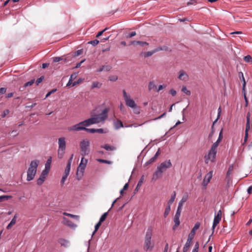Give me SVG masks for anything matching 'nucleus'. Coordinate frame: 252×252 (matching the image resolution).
I'll return each instance as SVG.
<instances>
[{
    "label": "nucleus",
    "instance_id": "obj_55",
    "mask_svg": "<svg viewBox=\"0 0 252 252\" xmlns=\"http://www.w3.org/2000/svg\"><path fill=\"white\" fill-rule=\"evenodd\" d=\"M107 30V28H105V29H104L103 30H102V31H100V32H98V33L97 34V35H96V37H98L100 36L101 35H102V34H103V33L105 31H106Z\"/></svg>",
    "mask_w": 252,
    "mask_h": 252
},
{
    "label": "nucleus",
    "instance_id": "obj_61",
    "mask_svg": "<svg viewBox=\"0 0 252 252\" xmlns=\"http://www.w3.org/2000/svg\"><path fill=\"white\" fill-rule=\"evenodd\" d=\"M136 34V33L135 32H131L130 33L128 34V35L127 36V38H131L134 36H135Z\"/></svg>",
    "mask_w": 252,
    "mask_h": 252
},
{
    "label": "nucleus",
    "instance_id": "obj_48",
    "mask_svg": "<svg viewBox=\"0 0 252 252\" xmlns=\"http://www.w3.org/2000/svg\"><path fill=\"white\" fill-rule=\"evenodd\" d=\"M97 161H99V162H101V163H107V164L111 163V162L110 161L105 160V159H98Z\"/></svg>",
    "mask_w": 252,
    "mask_h": 252
},
{
    "label": "nucleus",
    "instance_id": "obj_27",
    "mask_svg": "<svg viewBox=\"0 0 252 252\" xmlns=\"http://www.w3.org/2000/svg\"><path fill=\"white\" fill-rule=\"evenodd\" d=\"M101 86H102V83H101L99 82H97V81L93 82L92 83V86H91V89H93L95 88H100L101 87Z\"/></svg>",
    "mask_w": 252,
    "mask_h": 252
},
{
    "label": "nucleus",
    "instance_id": "obj_56",
    "mask_svg": "<svg viewBox=\"0 0 252 252\" xmlns=\"http://www.w3.org/2000/svg\"><path fill=\"white\" fill-rule=\"evenodd\" d=\"M9 113V111L8 109L5 110L2 114L1 115V117L4 118L6 115H8Z\"/></svg>",
    "mask_w": 252,
    "mask_h": 252
},
{
    "label": "nucleus",
    "instance_id": "obj_16",
    "mask_svg": "<svg viewBox=\"0 0 252 252\" xmlns=\"http://www.w3.org/2000/svg\"><path fill=\"white\" fill-rule=\"evenodd\" d=\"M94 120L93 119V118H91L87 120L82 121V123L83 124L84 127H86L87 126H91V125L94 124L95 122H94Z\"/></svg>",
    "mask_w": 252,
    "mask_h": 252
},
{
    "label": "nucleus",
    "instance_id": "obj_5",
    "mask_svg": "<svg viewBox=\"0 0 252 252\" xmlns=\"http://www.w3.org/2000/svg\"><path fill=\"white\" fill-rule=\"evenodd\" d=\"M58 157L59 158H62L64 155L66 148L65 138L64 137L59 138L58 139Z\"/></svg>",
    "mask_w": 252,
    "mask_h": 252
},
{
    "label": "nucleus",
    "instance_id": "obj_45",
    "mask_svg": "<svg viewBox=\"0 0 252 252\" xmlns=\"http://www.w3.org/2000/svg\"><path fill=\"white\" fill-rule=\"evenodd\" d=\"M84 130L88 132H90L91 133H94L95 132V130L94 128H88L85 127Z\"/></svg>",
    "mask_w": 252,
    "mask_h": 252
},
{
    "label": "nucleus",
    "instance_id": "obj_2",
    "mask_svg": "<svg viewBox=\"0 0 252 252\" xmlns=\"http://www.w3.org/2000/svg\"><path fill=\"white\" fill-rule=\"evenodd\" d=\"M123 94L126 105L133 109L135 114H139L140 108L136 105L134 100L131 98L130 95L127 94L125 90L123 91Z\"/></svg>",
    "mask_w": 252,
    "mask_h": 252
},
{
    "label": "nucleus",
    "instance_id": "obj_4",
    "mask_svg": "<svg viewBox=\"0 0 252 252\" xmlns=\"http://www.w3.org/2000/svg\"><path fill=\"white\" fill-rule=\"evenodd\" d=\"M200 226V223L199 222H197L195 224L194 227L192 229L190 233L188 236V238L187 241L183 248V252H187L192 243V239L194 238V236L195 234V231L197 230Z\"/></svg>",
    "mask_w": 252,
    "mask_h": 252
},
{
    "label": "nucleus",
    "instance_id": "obj_6",
    "mask_svg": "<svg viewBox=\"0 0 252 252\" xmlns=\"http://www.w3.org/2000/svg\"><path fill=\"white\" fill-rule=\"evenodd\" d=\"M90 142L88 139H84L80 143V154L82 156L88 155L90 152Z\"/></svg>",
    "mask_w": 252,
    "mask_h": 252
},
{
    "label": "nucleus",
    "instance_id": "obj_50",
    "mask_svg": "<svg viewBox=\"0 0 252 252\" xmlns=\"http://www.w3.org/2000/svg\"><path fill=\"white\" fill-rule=\"evenodd\" d=\"M118 79V77L116 75L111 76L109 77V80L112 81H116Z\"/></svg>",
    "mask_w": 252,
    "mask_h": 252
},
{
    "label": "nucleus",
    "instance_id": "obj_37",
    "mask_svg": "<svg viewBox=\"0 0 252 252\" xmlns=\"http://www.w3.org/2000/svg\"><path fill=\"white\" fill-rule=\"evenodd\" d=\"M59 242L62 245H63L65 247H67L68 244V241L64 239L60 240Z\"/></svg>",
    "mask_w": 252,
    "mask_h": 252
},
{
    "label": "nucleus",
    "instance_id": "obj_32",
    "mask_svg": "<svg viewBox=\"0 0 252 252\" xmlns=\"http://www.w3.org/2000/svg\"><path fill=\"white\" fill-rule=\"evenodd\" d=\"M70 163H67L66 168L64 171V175L68 176L69 174L70 170Z\"/></svg>",
    "mask_w": 252,
    "mask_h": 252
},
{
    "label": "nucleus",
    "instance_id": "obj_14",
    "mask_svg": "<svg viewBox=\"0 0 252 252\" xmlns=\"http://www.w3.org/2000/svg\"><path fill=\"white\" fill-rule=\"evenodd\" d=\"M162 172L157 168V170L153 174L152 180L156 181L158 179L161 178L162 176Z\"/></svg>",
    "mask_w": 252,
    "mask_h": 252
},
{
    "label": "nucleus",
    "instance_id": "obj_57",
    "mask_svg": "<svg viewBox=\"0 0 252 252\" xmlns=\"http://www.w3.org/2000/svg\"><path fill=\"white\" fill-rule=\"evenodd\" d=\"M49 172V170H48V169H46L45 168V169L42 171L41 174H42L43 175H44L46 177L47 176Z\"/></svg>",
    "mask_w": 252,
    "mask_h": 252
},
{
    "label": "nucleus",
    "instance_id": "obj_34",
    "mask_svg": "<svg viewBox=\"0 0 252 252\" xmlns=\"http://www.w3.org/2000/svg\"><path fill=\"white\" fill-rule=\"evenodd\" d=\"M155 53V52L154 50L153 51H148L146 53H144V56L145 58L149 57L152 56Z\"/></svg>",
    "mask_w": 252,
    "mask_h": 252
},
{
    "label": "nucleus",
    "instance_id": "obj_54",
    "mask_svg": "<svg viewBox=\"0 0 252 252\" xmlns=\"http://www.w3.org/2000/svg\"><path fill=\"white\" fill-rule=\"evenodd\" d=\"M219 144V143H218V142H215L212 146L211 148L213 149L214 150H217V147H218Z\"/></svg>",
    "mask_w": 252,
    "mask_h": 252
},
{
    "label": "nucleus",
    "instance_id": "obj_29",
    "mask_svg": "<svg viewBox=\"0 0 252 252\" xmlns=\"http://www.w3.org/2000/svg\"><path fill=\"white\" fill-rule=\"evenodd\" d=\"M170 206L171 205L167 204V206L165 209L164 213V217L166 218L169 214L170 211Z\"/></svg>",
    "mask_w": 252,
    "mask_h": 252
},
{
    "label": "nucleus",
    "instance_id": "obj_21",
    "mask_svg": "<svg viewBox=\"0 0 252 252\" xmlns=\"http://www.w3.org/2000/svg\"><path fill=\"white\" fill-rule=\"evenodd\" d=\"M180 217L175 216L174 218V225L173 227V229L175 230L180 224L179 220Z\"/></svg>",
    "mask_w": 252,
    "mask_h": 252
},
{
    "label": "nucleus",
    "instance_id": "obj_60",
    "mask_svg": "<svg viewBox=\"0 0 252 252\" xmlns=\"http://www.w3.org/2000/svg\"><path fill=\"white\" fill-rule=\"evenodd\" d=\"M166 87V85H160L158 86V89L157 90V92H159L160 90H162L163 89L165 88V87Z\"/></svg>",
    "mask_w": 252,
    "mask_h": 252
},
{
    "label": "nucleus",
    "instance_id": "obj_52",
    "mask_svg": "<svg viewBox=\"0 0 252 252\" xmlns=\"http://www.w3.org/2000/svg\"><path fill=\"white\" fill-rule=\"evenodd\" d=\"M233 171V167L230 166L228 168V171L227 172V177H229L232 173Z\"/></svg>",
    "mask_w": 252,
    "mask_h": 252
},
{
    "label": "nucleus",
    "instance_id": "obj_23",
    "mask_svg": "<svg viewBox=\"0 0 252 252\" xmlns=\"http://www.w3.org/2000/svg\"><path fill=\"white\" fill-rule=\"evenodd\" d=\"M188 199V195H184L183 196L182 199L179 202L178 206H180L181 207H182L184 203L187 201Z\"/></svg>",
    "mask_w": 252,
    "mask_h": 252
},
{
    "label": "nucleus",
    "instance_id": "obj_40",
    "mask_svg": "<svg viewBox=\"0 0 252 252\" xmlns=\"http://www.w3.org/2000/svg\"><path fill=\"white\" fill-rule=\"evenodd\" d=\"M244 60L246 62H250L252 61V58L250 55H247L244 58Z\"/></svg>",
    "mask_w": 252,
    "mask_h": 252
},
{
    "label": "nucleus",
    "instance_id": "obj_46",
    "mask_svg": "<svg viewBox=\"0 0 252 252\" xmlns=\"http://www.w3.org/2000/svg\"><path fill=\"white\" fill-rule=\"evenodd\" d=\"M44 78V77L43 76H41L40 78H38L35 82L36 84L37 85H39V84H40V83H41L42 82Z\"/></svg>",
    "mask_w": 252,
    "mask_h": 252
},
{
    "label": "nucleus",
    "instance_id": "obj_64",
    "mask_svg": "<svg viewBox=\"0 0 252 252\" xmlns=\"http://www.w3.org/2000/svg\"><path fill=\"white\" fill-rule=\"evenodd\" d=\"M248 193L250 194L252 193V185L250 186L247 189Z\"/></svg>",
    "mask_w": 252,
    "mask_h": 252
},
{
    "label": "nucleus",
    "instance_id": "obj_36",
    "mask_svg": "<svg viewBox=\"0 0 252 252\" xmlns=\"http://www.w3.org/2000/svg\"><path fill=\"white\" fill-rule=\"evenodd\" d=\"M182 210V207H181L180 206H178L175 216L180 217Z\"/></svg>",
    "mask_w": 252,
    "mask_h": 252
},
{
    "label": "nucleus",
    "instance_id": "obj_43",
    "mask_svg": "<svg viewBox=\"0 0 252 252\" xmlns=\"http://www.w3.org/2000/svg\"><path fill=\"white\" fill-rule=\"evenodd\" d=\"M198 249H199V243L198 242H197L195 244L194 249H193L192 252H198Z\"/></svg>",
    "mask_w": 252,
    "mask_h": 252
},
{
    "label": "nucleus",
    "instance_id": "obj_3",
    "mask_svg": "<svg viewBox=\"0 0 252 252\" xmlns=\"http://www.w3.org/2000/svg\"><path fill=\"white\" fill-rule=\"evenodd\" d=\"M39 163V161L38 160H32L31 162L30 166L27 171V181H31L34 178L36 173L37 168Z\"/></svg>",
    "mask_w": 252,
    "mask_h": 252
},
{
    "label": "nucleus",
    "instance_id": "obj_41",
    "mask_svg": "<svg viewBox=\"0 0 252 252\" xmlns=\"http://www.w3.org/2000/svg\"><path fill=\"white\" fill-rule=\"evenodd\" d=\"M101 222H100V221H98L95 225V229H94V230L93 232V234H94L97 231V230L98 229V228H99L100 226L101 225Z\"/></svg>",
    "mask_w": 252,
    "mask_h": 252
},
{
    "label": "nucleus",
    "instance_id": "obj_17",
    "mask_svg": "<svg viewBox=\"0 0 252 252\" xmlns=\"http://www.w3.org/2000/svg\"><path fill=\"white\" fill-rule=\"evenodd\" d=\"M250 113L249 112L247 115V123L246 125V129L245 132L248 133L250 129Z\"/></svg>",
    "mask_w": 252,
    "mask_h": 252
},
{
    "label": "nucleus",
    "instance_id": "obj_10",
    "mask_svg": "<svg viewBox=\"0 0 252 252\" xmlns=\"http://www.w3.org/2000/svg\"><path fill=\"white\" fill-rule=\"evenodd\" d=\"M84 129L85 127L82 122L67 127V130L69 131H78L80 130H84Z\"/></svg>",
    "mask_w": 252,
    "mask_h": 252
},
{
    "label": "nucleus",
    "instance_id": "obj_28",
    "mask_svg": "<svg viewBox=\"0 0 252 252\" xmlns=\"http://www.w3.org/2000/svg\"><path fill=\"white\" fill-rule=\"evenodd\" d=\"M176 197V192L175 191H173V195L171 196L170 199L169 200V201L167 202V204L171 205L173 202L175 200Z\"/></svg>",
    "mask_w": 252,
    "mask_h": 252
},
{
    "label": "nucleus",
    "instance_id": "obj_8",
    "mask_svg": "<svg viewBox=\"0 0 252 252\" xmlns=\"http://www.w3.org/2000/svg\"><path fill=\"white\" fill-rule=\"evenodd\" d=\"M217 150L211 148L208 154L205 156V162L206 163H208L209 161L214 162L215 161Z\"/></svg>",
    "mask_w": 252,
    "mask_h": 252
},
{
    "label": "nucleus",
    "instance_id": "obj_63",
    "mask_svg": "<svg viewBox=\"0 0 252 252\" xmlns=\"http://www.w3.org/2000/svg\"><path fill=\"white\" fill-rule=\"evenodd\" d=\"M170 94L173 95V96H175L176 94V91L174 90V89H171L170 90Z\"/></svg>",
    "mask_w": 252,
    "mask_h": 252
},
{
    "label": "nucleus",
    "instance_id": "obj_38",
    "mask_svg": "<svg viewBox=\"0 0 252 252\" xmlns=\"http://www.w3.org/2000/svg\"><path fill=\"white\" fill-rule=\"evenodd\" d=\"M83 53V49L78 50L77 51L74 52L73 56L74 57L79 56V55L82 54Z\"/></svg>",
    "mask_w": 252,
    "mask_h": 252
},
{
    "label": "nucleus",
    "instance_id": "obj_31",
    "mask_svg": "<svg viewBox=\"0 0 252 252\" xmlns=\"http://www.w3.org/2000/svg\"><path fill=\"white\" fill-rule=\"evenodd\" d=\"M63 215H64V216H66L70 217L71 218L75 219H76L77 220H78L79 219V216L72 215V214H69V213H66V212H64L63 213Z\"/></svg>",
    "mask_w": 252,
    "mask_h": 252
},
{
    "label": "nucleus",
    "instance_id": "obj_62",
    "mask_svg": "<svg viewBox=\"0 0 252 252\" xmlns=\"http://www.w3.org/2000/svg\"><path fill=\"white\" fill-rule=\"evenodd\" d=\"M6 91V89L5 88H0V95L4 94Z\"/></svg>",
    "mask_w": 252,
    "mask_h": 252
},
{
    "label": "nucleus",
    "instance_id": "obj_12",
    "mask_svg": "<svg viewBox=\"0 0 252 252\" xmlns=\"http://www.w3.org/2000/svg\"><path fill=\"white\" fill-rule=\"evenodd\" d=\"M172 166L171 162L170 160L162 162L157 168L161 172H163L167 168L171 167Z\"/></svg>",
    "mask_w": 252,
    "mask_h": 252
},
{
    "label": "nucleus",
    "instance_id": "obj_49",
    "mask_svg": "<svg viewBox=\"0 0 252 252\" xmlns=\"http://www.w3.org/2000/svg\"><path fill=\"white\" fill-rule=\"evenodd\" d=\"M248 137H249L248 133L245 132V137H244V142L242 143V145H244L247 142Z\"/></svg>",
    "mask_w": 252,
    "mask_h": 252
},
{
    "label": "nucleus",
    "instance_id": "obj_33",
    "mask_svg": "<svg viewBox=\"0 0 252 252\" xmlns=\"http://www.w3.org/2000/svg\"><path fill=\"white\" fill-rule=\"evenodd\" d=\"M51 163V158L50 157L46 161L45 163V168L50 170V165Z\"/></svg>",
    "mask_w": 252,
    "mask_h": 252
},
{
    "label": "nucleus",
    "instance_id": "obj_30",
    "mask_svg": "<svg viewBox=\"0 0 252 252\" xmlns=\"http://www.w3.org/2000/svg\"><path fill=\"white\" fill-rule=\"evenodd\" d=\"M157 88V86L155 84L154 82L153 81H151L149 82L148 85V90L149 91H151L152 90L155 89Z\"/></svg>",
    "mask_w": 252,
    "mask_h": 252
},
{
    "label": "nucleus",
    "instance_id": "obj_20",
    "mask_svg": "<svg viewBox=\"0 0 252 252\" xmlns=\"http://www.w3.org/2000/svg\"><path fill=\"white\" fill-rule=\"evenodd\" d=\"M111 68H112V67L110 65H102V66H101L100 68H99L97 70V72H101L102 71H110Z\"/></svg>",
    "mask_w": 252,
    "mask_h": 252
},
{
    "label": "nucleus",
    "instance_id": "obj_42",
    "mask_svg": "<svg viewBox=\"0 0 252 252\" xmlns=\"http://www.w3.org/2000/svg\"><path fill=\"white\" fill-rule=\"evenodd\" d=\"M98 43H99V41L97 39H95V40H92V41L88 42V44H91L94 46H95V45H97L98 44Z\"/></svg>",
    "mask_w": 252,
    "mask_h": 252
},
{
    "label": "nucleus",
    "instance_id": "obj_11",
    "mask_svg": "<svg viewBox=\"0 0 252 252\" xmlns=\"http://www.w3.org/2000/svg\"><path fill=\"white\" fill-rule=\"evenodd\" d=\"M88 159L85 158L84 157L82 158L80 163L77 168V175H78L79 172L81 173V175L83 174Z\"/></svg>",
    "mask_w": 252,
    "mask_h": 252
},
{
    "label": "nucleus",
    "instance_id": "obj_19",
    "mask_svg": "<svg viewBox=\"0 0 252 252\" xmlns=\"http://www.w3.org/2000/svg\"><path fill=\"white\" fill-rule=\"evenodd\" d=\"M17 217V214H16L11 220L10 222L7 226L6 228L7 229H10L12 226L16 223Z\"/></svg>",
    "mask_w": 252,
    "mask_h": 252
},
{
    "label": "nucleus",
    "instance_id": "obj_25",
    "mask_svg": "<svg viewBox=\"0 0 252 252\" xmlns=\"http://www.w3.org/2000/svg\"><path fill=\"white\" fill-rule=\"evenodd\" d=\"M102 148L105 149L107 151H114L116 149V148L114 146H110L108 144H105L103 146H101Z\"/></svg>",
    "mask_w": 252,
    "mask_h": 252
},
{
    "label": "nucleus",
    "instance_id": "obj_22",
    "mask_svg": "<svg viewBox=\"0 0 252 252\" xmlns=\"http://www.w3.org/2000/svg\"><path fill=\"white\" fill-rule=\"evenodd\" d=\"M46 177L41 174L39 178L37 180V184L38 185H41L45 181Z\"/></svg>",
    "mask_w": 252,
    "mask_h": 252
},
{
    "label": "nucleus",
    "instance_id": "obj_35",
    "mask_svg": "<svg viewBox=\"0 0 252 252\" xmlns=\"http://www.w3.org/2000/svg\"><path fill=\"white\" fill-rule=\"evenodd\" d=\"M108 215V212L104 213L100 217L99 221L102 222L104 221Z\"/></svg>",
    "mask_w": 252,
    "mask_h": 252
},
{
    "label": "nucleus",
    "instance_id": "obj_51",
    "mask_svg": "<svg viewBox=\"0 0 252 252\" xmlns=\"http://www.w3.org/2000/svg\"><path fill=\"white\" fill-rule=\"evenodd\" d=\"M157 158L154 156L153 158H150L147 162V164H151L155 161Z\"/></svg>",
    "mask_w": 252,
    "mask_h": 252
},
{
    "label": "nucleus",
    "instance_id": "obj_9",
    "mask_svg": "<svg viewBox=\"0 0 252 252\" xmlns=\"http://www.w3.org/2000/svg\"><path fill=\"white\" fill-rule=\"evenodd\" d=\"M221 210H219L217 214L215 216L214 221H213V226H212L213 232H212V234L209 237L208 241H210V240L211 239V237L214 233V229H215L216 226L219 223L220 221L221 220Z\"/></svg>",
    "mask_w": 252,
    "mask_h": 252
},
{
    "label": "nucleus",
    "instance_id": "obj_39",
    "mask_svg": "<svg viewBox=\"0 0 252 252\" xmlns=\"http://www.w3.org/2000/svg\"><path fill=\"white\" fill-rule=\"evenodd\" d=\"M182 91L186 94L189 95L190 94V92L188 90L186 87H183L182 89Z\"/></svg>",
    "mask_w": 252,
    "mask_h": 252
},
{
    "label": "nucleus",
    "instance_id": "obj_26",
    "mask_svg": "<svg viewBox=\"0 0 252 252\" xmlns=\"http://www.w3.org/2000/svg\"><path fill=\"white\" fill-rule=\"evenodd\" d=\"M66 59L64 56L62 57H56L53 58V61L54 62H59L62 61L65 62Z\"/></svg>",
    "mask_w": 252,
    "mask_h": 252
},
{
    "label": "nucleus",
    "instance_id": "obj_59",
    "mask_svg": "<svg viewBox=\"0 0 252 252\" xmlns=\"http://www.w3.org/2000/svg\"><path fill=\"white\" fill-rule=\"evenodd\" d=\"M8 196L3 195V196H0V202L3 201L4 199H7L9 198Z\"/></svg>",
    "mask_w": 252,
    "mask_h": 252
},
{
    "label": "nucleus",
    "instance_id": "obj_7",
    "mask_svg": "<svg viewBox=\"0 0 252 252\" xmlns=\"http://www.w3.org/2000/svg\"><path fill=\"white\" fill-rule=\"evenodd\" d=\"M107 113L108 109L105 108L102 111L101 114L92 117L93 119L94 120V121L95 122V124H98L100 122H104L107 118Z\"/></svg>",
    "mask_w": 252,
    "mask_h": 252
},
{
    "label": "nucleus",
    "instance_id": "obj_53",
    "mask_svg": "<svg viewBox=\"0 0 252 252\" xmlns=\"http://www.w3.org/2000/svg\"><path fill=\"white\" fill-rule=\"evenodd\" d=\"M57 91V89H53L52 90H51V91L49 92L46 95V97L45 98H47L48 97H49L52 94L55 93V92H56Z\"/></svg>",
    "mask_w": 252,
    "mask_h": 252
},
{
    "label": "nucleus",
    "instance_id": "obj_47",
    "mask_svg": "<svg viewBox=\"0 0 252 252\" xmlns=\"http://www.w3.org/2000/svg\"><path fill=\"white\" fill-rule=\"evenodd\" d=\"M34 82V79H32V80L30 81L27 82L25 84L24 87H28V86H31V85H32L33 84Z\"/></svg>",
    "mask_w": 252,
    "mask_h": 252
},
{
    "label": "nucleus",
    "instance_id": "obj_13",
    "mask_svg": "<svg viewBox=\"0 0 252 252\" xmlns=\"http://www.w3.org/2000/svg\"><path fill=\"white\" fill-rule=\"evenodd\" d=\"M213 173V171H210L208 174H207L205 175L204 179L202 182V185L203 186L206 187L208 184V183L210 182L211 179L212 178Z\"/></svg>",
    "mask_w": 252,
    "mask_h": 252
},
{
    "label": "nucleus",
    "instance_id": "obj_1",
    "mask_svg": "<svg viewBox=\"0 0 252 252\" xmlns=\"http://www.w3.org/2000/svg\"><path fill=\"white\" fill-rule=\"evenodd\" d=\"M153 235V228L151 226L149 227L146 232L143 245V249L145 251H151L154 247V244L151 241Z\"/></svg>",
    "mask_w": 252,
    "mask_h": 252
},
{
    "label": "nucleus",
    "instance_id": "obj_58",
    "mask_svg": "<svg viewBox=\"0 0 252 252\" xmlns=\"http://www.w3.org/2000/svg\"><path fill=\"white\" fill-rule=\"evenodd\" d=\"M67 177V176L63 175V176L62 180H61V184H62V186L64 184L66 178Z\"/></svg>",
    "mask_w": 252,
    "mask_h": 252
},
{
    "label": "nucleus",
    "instance_id": "obj_44",
    "mask_svg": "<svg viewBox=\"0 0 252 252\" xmlns=\"http://www.w3.org/2000/svg\"><path fill=\"white\" fill-rule=\"evenodd\" d=\"M136 44L139 45L141 46H144V45H148L149 43L144 41H137Z\"/></svg>",
    "mask_w": 252,
    "mask_h": 252
},
{
    "label": "nucleus",
    "instance_id": "obj_24",
    "mask_svg": "<svg viewBox=\"0 0 252 252\" xmlns=\"http://www.w3.org/2000/svg\"><path fill=\"white\" fill-rule=\"evenodd\" d=\"M115 127L116 129H118L121 127H123V124L120 120H117L114 123Z\"/></svg>",
    "mask_w": 252,
    "mask_h": 252
},
{
    "label": "nucleus",
    "instance_id": "obj_18",
    "mask_svg": "<svg viewBox=\"0 0 252 252\" xmlns=\"http://www.w3.org/2000/svg\"><path fill=\"white\" fill-rule=\"evenodd\" d=\"M63 223L70 227H75L76 226V225L73 223L71 220H69L68 219L65 218H63Z\"/></svg>",
    "mask_w": 252,
    "mask_h": 252
},
{
    "label": "nucleus",
    "instance_id": "obj_15",
    "mask_svg": "<svg viewBox=\"0 0 252 252\" xmlns=\"http://www.w3.org/2000/svg\"><path fill=\"white\" fill-rule=\"evenodd\" d=\"M178 78L181 80L186 81L189 79V76L184 71L180 70Z\"/></svg>",
    "mask_w": 252,
    "mask_h": 252
}]
</instances>
